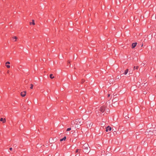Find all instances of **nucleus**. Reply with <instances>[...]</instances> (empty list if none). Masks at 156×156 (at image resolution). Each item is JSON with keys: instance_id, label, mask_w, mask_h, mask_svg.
<instances>
[{"instance_id": "a211bd4d", "label": "nucleus", "mask_w": 156, "mask_h": 156, "mask_svg": "<svg viewBox=\"0 0 156 156\" xmlns=\"http://www.w3.org/2000/svg\"><path fill=\"white\" fill-rule=\"evenodd\" d=\"M14 38L16 39L15 41H16V40L17 39V37L16 36L14 37Z\"/></svg>"}, {"instance_id": "9b49d317", "label": "nucleus", "mask_w": 156, "mask_h": 156, "mask_svg": "<svg viewBox=\"0 0 156 156\" xmlns=\"http://www.w3.org/2000/svg\"><path fill=\"white\" fill-rule=\"evenodd\" d=\"M139 68L138 66H136V67L135 66H134L133 67L134 70H135V69H138Z\"/></svg>"}, {"instance_id": "f8f14e48", "label": "nucleus", "mask_w": 156, "mask_h": 156, "mask_svg": "<svg viewBox=\"0 0 156 156\" xmlns=\"http://www.w3.org/2000/svg\"><path fill=\"white\" fill-rule=\"evenodd\" d=\"M121 76H116V79H121Z\"/></svg>"}, {"instance_id": "f257e3e1", "label": "nucleus", "mask_w": 156, "mask_h": 156, "mask_svg": "<svg viewBox=\"0 0 156 156\" xmlns=\"http://www.w3.org/2000/svg\"><path fill=\"white\" fill-rule=\"evenodd\" d=\"M83 152L85 153H88L90 151V149L88 144H85L83 146Z\"/></svg>"}, {"instance_id": "1a4fd4ad", "label": "nucleus", "mask_w": 156, "mask_h": 156, "mask_svg": "<svg viewBox=\"0 0 156 156\" xmlns=\"http://www.w3.org/2000/svg\"><path fill=\"white\" fill-rule=\"evenodd\" d=\"M50 77L51 79H53L54 78V76H53V75L52 74H51L50 75Z\"/></svg>"}, {"instance_id": "412c9836", "label": "nucleus", "mask_w": 156, "mask_h": 156, "mask_svg": "<svg viewBox=\"0 0 156 156\" xmlns=\"http://www.w3.org/2000/svg\"><path fill=\"white\" fill-rule=\"evenodd\" d=\"M28 82V81L27 80H25V83H27Z\"/></svg>"}, {"instance_id": "7ed1b4c3", "label": "nucleus", "mask_w": 156, "mask_h": 156, "mask_svg": "<svg viewBox=\"0 0 156 156\" xmlns=\"http://www.w3.org/2000/svg\"><path fill=\"white\" fill-rule=\"evenodd\" d=\"M112 130V128L109 126H108L106 128L105 131L106 132H109Z\"/></svg>"}, {"instance_id": "20e7f679", "label": "nucleus", "mask_w": 156, "mask_h": 156, "mask_svg": "<svg viewBox=\"0 0 156 156\" xmlns=\"http://www.w3.org/2000/svg\"><path fill=\"white\" fill-rule=\"evenodd\" d=\"M26 91H23L21 93V95L22 97H24L26 95Z\"/></svg>"}, {"instance_id": "dca6fc26", "label": "nucleus", "mask_w": 156, "mask_h": 156, "mask_svg": "<svg viewBox=\"0 0 156 156\" xmlns=\"http://www.w3.org/2000/svg\"><path fill=\"white\" fill-rule=\"evenodd\" d=\"M6 66L8 68H9L10 67V66L9 65H6Z\"/></svg>"}, {"instance_id": "f3484780", "label": "nucleus", "mask_w": 156, "mask_h": 156, "mask_svg": "<svg viewBox=\"0 0 156 156\" xmlns=\"http://www.w3.org/2000/svg\"><path fill=\"white\" fill-rule=\"evenodd\" d=\"M80 150L79 149H77L76 150V153H77Z\"/></svg>"}, {"instance_id": "423d86ee", "label": "nucleus", "mask_w": 156, "mask_h": 156, "mask_svg": "<svg viewBox=\"0 0 156 156\" xmlns=\"http://www.w3.org/2000/svg\"><path fill=\"white\" fill-rule=\"evenodd\" d=\"M106 156H111L112 154L109 153L108 151H106Z\"/></svg>"}, {"instance_id": "4468645a", "label": "nucleus", "mask_w": 156, "mask_h": 156, "mask_svg": "<svg viewBox=\"0 0 156 156\" xmlns=\"http://www.w3.org/2000/svg\"><path fill=\"white\" fill-rule=\"evenodd\" d=\"M30 85H31V87H30V88L31 89H32L33 88V86H34V85L33 84H30Z\"/></svg>"}, {"instance_id": "9d476101", "label": "nucleus", "mask_w": 156, "mask_h": 156, "mask_svg": "<svg viewBox=\"0 0 156 156\" xmlns=\"http://www.w3.org/2000/svg\"><path fill=\"white\" fill-rule=\"evenodd\" d=\"M128 71H129L128 69H126V70H125V71L124 73V74L125 75L126 74H127V73H128Z\"/></svg>"}, {"instance_id": "2eb2a0df", "label": "nucleus", "mask_w": 156, "mask_h": 156, "mask_svg": "<svg viewBox=\"0 0 156 156\" xmlns=\"http://www.w3.org/2000/svg\"><path fill=\"white\" fill-rule=\"evenodd\" d=\"M71 130V128H69L67 129L66 131H69Z\"/></svg>"}, {"instance_id": "6ab92c4d", "label": "nucleus", "mask_w": 156, "mask_h": 156, "mask_svg": "<svg viewBox=\"0 0 156 156\" xmlns=\"http://www.w3.org/2000/svg\"><path fill=\"white\" fill-rule=\"evenodd\" d=\"M10 64V62H6V64Z\"/></svg>"}, {"instance_id": "5701e85b", "label": "nucleus", "mask_w": 156, "mask_h": 156, "mask_svg": "<svg viewBox=\"0 0 156 156\" xmlns=\"http://www.w3.org/2000/svg\"><path fill=\"white\" fill-rule=\"evenodd\" d=\"M70 62L69 61V62H68V63H69V64H70Z\"/></svg>"}, {"instance_id": "aec40b11", "label": "nucleus", "mask_w": 156, "mask_h": 156, "mask_svg": "<svg viewBox=\"0 0 156 156\" xmlns=\"http://www.w3.org/2000/svg\"><path fill=\"white\" fill-rule=\"evenodd\" d=\"M12 147H10V148H9V150H10V151H12Z\"/></svg>"}, {"instance_id": "0eeeda50", "label": "nucleus", "mask_w": 156, "mask_h": 156, "mask_svg": "<svg viewBox=\"0 0 156 156\" xmlns=\"http://www.w3.org/2000/svg\"><path fill=\"white\" fill-rule=\"evenodd\" d=\"M0 120L3 123H5L6 121L5 119H3L2 118L0 119Z\"/></svg>"}, {"instance_id": "ddd939ff", "label": "nucleus", "mask_w": 156, "mask_h": 156, "mask_svg": "<svg viewBox=\"0 0 156 156\" xmlns=\"http://www.w3.org/2000/svg\"><path fill=\"white\" fill-rule=\"evenodd\" d=\"M30 24H33V25H35V23H34V20H32V22H30Z\"/></svg>"}, {"instance_id": "f03ea898", "label": "nucleus", "mask_w": 156, "mask_h": 156, "mask_svg": "<svg viewBox=\"0 0 156 156\" xmlns=\"http://www.w3.org/2000/svg\"><path fill=\"white\" fill-rule=\"evenodd\" d=\"M105 110V106H103L101 107L100 109V111L101 112H104Z\"/></svg>"}, {"instance_id": "b1692460", "label": "nucleus", "mask_w": 156, "mask_h": 156, "mask_svg": "<svg viewBox=\"0 0 156 156\" xmlns=\"http://www.w3.org/2000/svg\"><path fill=\"white\" fill-rule=\"evenodd\" d=\"M143 46V44H142V45H141V46L142 47Z\"/></svg>"}, {"instance_id": "39448f33", "label": "nucleus", "mask_w": 156, "mask_h": 156, "mask_svg": "<svg viewBox=\"0 0 156 156\" xmlns=\"http://www.w3.org/2000/svg\"><path fill=\"white\" fill-rule=\"evenodd\" d=\"M137 43L136 42L133 43L132 44V48H134L136 46Z\"/></svg>"}, {"instance_id": "4be33fe9", "label": "nucleus", "mask_w": 156, "mask_h": 156, "mask_svg": "<svg viewBox=\"0 0 156 156\" xmlns=\"http://www.w3.org/2000/svg\"><path fill=\"white\" fill-rule=\"evenodd\" d=\"M110 94H108V97H110Z\"/></svg>"}, {"instance_id": "6e6552de", "label": "nucleus", "mask_w": 156, "mask_h": 156, "mask_svg": "<svg viewBox=\"0 0 156 156\" xmlns=\"http://www.w3.org/2000/svg\"><path fill=\"white\" fill-rule=\"evenodd\" d=\"M66 139V136H65L64 137H63L62 138L60 139V141H62L63 140H65Z\"/></svg>"}]
</instances>
